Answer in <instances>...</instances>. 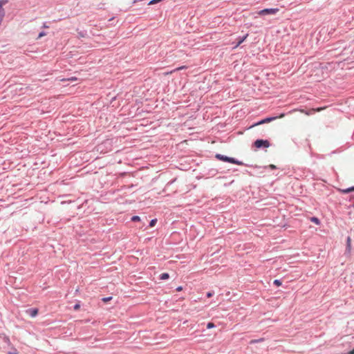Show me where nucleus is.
Masks as SVG:
<instances>
[{"mask_svg":"<svg viewBox=\"0 0 354 354\" xmlns=\"http://www.w3.org/2000/svg\"><path fill=\"white\" fill-rule=\"evenodd\" d=\"M216 158L218 160H222L224 162H230V163L235 164V165H242L243 164L242 162L239 161L233 158H230V157H227V156H223V155H221L219 153L216 155Z\"/></svg>","mask_w":354,"mask_h":354,"instance_id":"nucleus-1","label":"nucleus"},{"mask_svg":"<svg viewBox=\"0 0 354 354\" xmlns=\"http://www.w3.org/2000/svg\"><path fill=\"white\" fill-rule=\"evenodd\" d=\"M279 8H266L261 10L257 12V14L260 16L266 15H274L279 12Z\"/></svg>","mask_w":354,"mask_h":354,"instance_id":"nucleus-2","label":"nucleus"},{"mask_svg":"<svg viewBox=\"0 0 354 354\" xmlns=\"http://www.w3.org/2000/svg\"><path fill=\"white\" fill-rule=\"evenodd\" d=\"M254 146L257 147V148H261L262 147H269L270 146V142L268 141V140H257L255 142H254Z\"/></svg>","mask_w":354,"mask_h":354,"instance_id":"nucleus-3","label":"nucleus"},{"mask_svg":"<svg viewBox=\"0 0 354 354\" xmlns=\"http://www.w3.org/2000/svg\"><path fill=\"white\" fill-rule=\"evenodd\" d=\"M284 116H285V114L284 113H281L278 117L266 118L264 120H262L261 121H260L258 123H257L255 125H259V124L270 122L271 121L275 120L277 118H282Z\"/></svg>","mask_w":354,"mask_h":354,"instance_id":"nucleus-4","label":"nucleus"},{"mask_svg":"<svg viewBox=\"0 0 354 354\" xmlns=\"http://www.w3.org/2000/svg\"><path fill=\"white\" fill-rule=\"evenodd\" d=\"M27 312L29 313V315L31 317H34L38 314V309L37 308H31V309H29Z\"/></svg>","mask_w":354,"mask_h":354,"instance_id":"nucleus-5","label":"nucleus"},{"mask_svg":"<svg viewBox=\"0 0 354 354\" xmlns=\"http://www.w3.org/2000/svg\"><path fill=\"white\" fill-rule=\"evenodd\" d=\"M339 191L343 194H348L351 192H354V186L347 189H339Z\"/></svg>","mask_w":354,"mask_h":354,"instance_id":"nucleus-6","label":"nucleus"},{"mask_svg":"<svg viewBox=\"0 0 354 354\" xmlns=\"http://www.w3.org/2000/svg\"><path fill=\"white\" fill-rule=\"evenodd\" d=\"M7 3V1H0V13H2V18L4 17L5 11L2 6Z\"/></svg>","mask_w":354,"mask_h":354,"instance_id":"nucleus-7","label":"nucleus"},{"mask_svg":"<svg viewBox=\"0 0 354 354\" xmlns=\"http://www.w3.org/2000/svg\"><path fill=\"white\" fill-rule=\"evenodd\" d=\"M346 250L348 252H350L351 250V239L350 236H348L346 240Z\"/></svg>","mask_w":354,"mask_h":354,"instance_id":"nucleus-8","label":"nucleus"},{"mask_svg":"<svg viewBox=\"0 0 354 354\" xmlns=\"http://www.w3.org/2000/svg\"><path fill=\"white\" fill-rule=\"evenodd\" d=\"M248 34H246L244 37H243L242 38H240L239 39V41L238 43L236 44V45L234 47V48H236L241 44H242L245 39L246 38L248 37Z\"/></svg>","mask_w":354,"mask_h":354,"instance_id":"nucleus-9","label":"nucleus"},{"mask_svg":"<svg viewBox=\"0 0 354 354\" xmlns=\"http://www.w3.org/2000/svg\"><path fill=\"white\" fill-rule=\"evenodd\" d=\"M187 67L185 66H180L178 68H176V69H174V71H171L170 72H167L165 73V75H169V74H171L174 71H180V70H183L184 68H186Z\"/></svg>","mask_w":354,"mask_h":354,"instance_id":"nucleus-10","label":"nucleus"},{"mask_svg":"<svg viewBox=\"0 0 354 354\" xmlns=\"http://www.w3.org/2000/svg\"><path fill=\"white\" fill-rule=\"evenodd\" d=\"M169 274H168V273H162V274H160V279L161 280H165V279H169Z\"/></svg>","mask_w":354,"mask_h":354,"instance_id":"nucleus-11","label":"nucleus"},{"mask_svg":"<svg viewBox=\"0 0 354 354\" xmlns=\"http://www.w3.org/2000/svg\"><path fill=\"white\" fill-rule=\"evenodd\" d=\"M326 108V106L319 107V108H317V109H311L310 111L311 112H319V111H321L322 110H324Z\"/></svg>","mask_w":354,"mask_h":354,"instance_id":"nucleus-12","label":"nucleus"},{"mask_svg":"<svg viewBox=\"0 0 354 354\" xmlns=\"http://www.w3.org/2000/svg\"><path fill=\"white\" fill-rule=\"evenodd\" d=\"M310 221L312 222L315 223L317 225H319L320 224V221H319V220L317 217H312V218H310Z\"/></svg>","mask_w":354,"mask_h":354,"instance_id":"nucleus-13","label":"nucleus"},{"mask_svg":"<svg viewBox=\"0 0 354 354\" xmlns=\"http://www.w3.org/2000/svg\"><path fill=\"white\" fill-rule=\"evenodd\" d=\"M77 79V77H71L68 79H62L61 81L64 82V81H71V82H74V81H76Z\"/></svg>","mask_w":354,"mask_h":354,"instance_id":"nucleus-14","label":"nucleus"},{"mask_svg":"<svg viewBox=\"0 0 354 354\" xmlns=\"http://www.w3.org/2000/svg\"><path fill=\"white\" fill-rule=\"evenodd\" d=\"M299 111H300V112H301V113H305L306 115H309L313 114V113H315V112H311V111H310V110H309V111H304V110H303V109H301V110H299Z\"/></svg>","mask_w":354,"mask_h":354,"instance_id":"nucleus-15","label":"nucleus"},{"mask_svg":"<svg viewBox=\"0 0 354 354\" xmlns=\"http://www.w3.org/2000/svg\"><path fill=\"white\" fill-rule=\"evenodd\" d=\"M140 220V217L138 216H133L132 218H131V221H139Z\"/></svg>","mask_w":354,"mask_h":354,"instance_id":"nucleus-16","label":"nucleus"},{"mask_svg":"<svg viewBox=\"0 0 354 354\" xmlns=\"http://www.w3.org/2000/svg\"><path fill=\"white\" fill-rule=\"evenodd\" d=\"M214 326H215V325H214V323H212V322H209V323L207 324V328L208 329L212 328H214Z\"/></svg>","mask_w":354,"mask_h":354,"instance_id":"nucleus-17","label":"nucleus"},{"mask_svg":"<svg viewBox=\"0 0 354 354\" xmlns=\"http://www.w3.org/2000/svg\"><path fill=\"white\" fill-rule=\"evenodd\" d=\"M156 222H157L156 219H152L149 223L150 227H153L155 225V224L156 223Z\"/></svg>","mask_w":354,"mask_h":354,"instance_id":"nucleus-18","label":"nucleus"},{"mask_svg":"<svg viewBox=\"0 0 354 354\" xmlns=\"http://www.w3.org/2000/svg\"><path fill=\"white\" fill-rule=\"evenodd\" d=\"M273 283L277 286H280L281 285V282L278 279H275Z\"/></svg>","mask_w":354,"mask_h":354,"instance_id":"nucleus-19","label":"nucleus"},{"mask_svg":"<svg viewBox=\"0 0 354 354\" xmlns=\"http://www.w3.org/2000/svg\"><path fill=\"white\" fill-rule=\"evenodd\" d=\"M80 308V305L79 304H77L74 306V310H78Z\"/></svg>","mask_w":354,"mask_h":354,"instance_id":"nucleus-20","label":"nucleus"},{"mask_svg":"<svg viewBox=\"0 0 354 354\" xmlns=\"http://www.w3.org/2000/svg\"><path fill=\"white\" fill-rule=\"evenodd\" d=\"M45 35H46V33H45L44 32H40V33L39 34L38 39H39V38H41V37H42L45 36Z\"/></svg>","mask_w":354,"mask_h":354,"instance_id":"nucleus-21","label":"nucleus"},{"mask_svg":"<svg viewBox=\"0 0 354 354\" xmlns=\"http://www.w3.org/2000/svg\"><path fill=\"white\" fill-rule=\"evenodd\" d=\"M111 297H107V298H103L102 300L104 301V302H107L108 301L111 300Z\"/></svg>","mask_w":354,"mask_h":354,"instance_id":"nucleus-22","label":"nucleus"},{"mask_svg":"<svg viewBox=\"0 0 354 354\" xmlns=\"http://www.w3.org/2000/svg\"><path fill=\"white\" fill-rule=\"evenodd\" d=\"M212 295H213V293L211 292H209L207 293V297L209 298L211 297Z\"/></svg>","mask_w":354,"mask_h":354,"instance_id":"nucleus-23","label":"nucleus"},{"mask_svg":"<svg viewBox=\"0 0 354 354\" xmlns=\"http://www.w3.org/2000/svg\"><path fill=\"white\" fill-rule=\"evenodd\" d=\"M269 167H270V169H275V168H276V166H275V165H269Z\"/></svg>","mask_w":354,"mask_h":354,"instance_id":"nucleus-24","label":"nucleus"},{"mask_svg":"<svg viewBox=\"0 0 354 354\" xmlns=\"http://www.w3.org/2000/svg\"><path fill=\"white\" fill-rule=\"evenodd\" d=\"M183 290V287L182 286H178L177 288H176V290L177 291H181Z\"/></svg>","mask_w":354,"mask_h":354,"instance_id":"nucleus-25","label":"nucleus"},{"mask_svg":"<svg viewBox=\"0 0 354 354\" xmlns=\"http://www.w3.org/2000/svg\"><path fill=\"white\" fill-rule=\"evenodd\" d=\"M348 354H354V348L351 351H350Z\"/></svg>","mask_w":354,"mask_h":354,"instance_id":"nucleus-26","label":"nucleus"},{"mask_svg":"<svg viewBox=\"0 0 354 354\" xmlns=\"http://www.w3.org/2000/svg\"><path fill=\"white\" fill-rule=\"evenodd\" d=\"M8 354H19L18 352L15 351L14 352H10Z\"/></svg>","mask_w":354,"mask_h":354,"instance_id":"nucleus-27","label":"nucleus"},{"mask_svg":"<svg viewBox=\"0 0 354 354\" xmlns=\"http://www.w3.org/2000/svg\"><path fill=\"white\" fill-rule=\"evenodd\" d=\"M44 28H48V26H46V25H45V24L44 25Z\"/></svg>","mask_w":354,"mask_h":354,"instance_id":"nucleus-28","label":"nucleus"}]
</instances>
